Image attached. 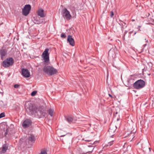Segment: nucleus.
<instances>
[{
    "label": "nucleus",
    "mask_w": 154,
    "mask_h": 154,
    "mask_svg": "<svg viewBox=\"0 0 154 154\" xmlns=\"http://www.w3.org/2000/svg\"><path fill=\"white\" fill-rule=\"evenodd\" d=\"M136 32H135L134 33V35H135V34H136Z\"/></svg>",
    "instance_id": "nucleus-34"
},
{
    "label": "nucleus",
    "mask_w": 154,
    "mask_h": 154,
    "mask_svg": "<svg viewBox=\"0 0 154 154\" xmlns=\"http://www.w3.org/2000/svg\"><path fill=\"white\" fill-rule=\"evenodd\" d=\"M109 96H110V97H112L111 95L110 94H109Z\"/></svg>",
    "instance_id": "nucleus-33"
},
{
    "label": "nucleus",
    "mask_w": 154,
    "mask_h": 154,
    "mask_svg": "<svg viewBox=\"0 0 154 154\" xmlns=\"http://www.w3.org/2000/svg\"><path fill=\"white\" fill-rule=\"evenodd\" d=\"M153 22H154V20H153Z\"/></svg>",
    "instance_id": "nucleus-38"
},
{
    "label": "nucleus",
    "mask_w": 154,
    "mask_h": 154,
    "mask_svg": "<svg viewBox=\"0 0 154 154\" xmlns=\"http://www.w3.org/2000/svg\"><path fill=\"white\" fill-rule=\"evenodd\" d=\"M8 131V129H7L6 130V132L5 133V136H6L7 134Z\"/></svg>",
    "instance_id": "nucleus-26"
},
{
    "label": "nucleus",
    "mask_w": 154,
    "mask_h": 154,
    "mask_svg": "<svg viewBox=\"0 0 154 154\" xmlns=\"http://www.w3.org/2000/svg\"><path fill=\"white\" fill-rule=\"evenodd\" d=\"M127 32V31H125V32L124 33H125H125H126ZM125 34L124 35H125Z\"/></svg>",
    "instance_id": "nucleus-28"
},
{
    "label": "nucleus",
    "mask_w": 154,
    "mask_h": 154,
    "mask_svg": "<svg viewBox=\"0 0 154 154\" xmlns=\"http://www.w3.org/2000/svg\"><path fill=\"white\" fill-rule=\"evenodd\" d=\"M123 24H125V23L123 22Z\"/></svg>",
    "instance_id": "nucleus-35"
},
{
    "label": "nucleus",
    "mask_w": 154,
    "mask_h": 154,
    "mask_svg": "<svg viewBox=\"0 0 154 154\" xmlns=\"http://www.w3.org/2000/svg\"><path fill=\"white\" fill-rule=\"evenodd\" d=\"M61 36L63 38H65L66 37V36L64 33H62L61 35Z\"/></svg>",
    "instance_id": "nucleus-21"
},
{
    "label": "nucleus",
    "mask_w": 154,
    "mask_h": 154,
    "mask_svg": "<svg viewBox=\"0 0 154 154\" xmlns=\"http://www.w3.org/2000/svg\"><path fill=\"white\" fill-rule=\"evenodd\" d=\"M117 128V126L116 125H111L110 126L109 129V130L108 131L109 134L112 135L109 140V141H110L108 143V144H109V145L110 146H111L112 144L111 143L115 141V139L113 138V136L114 134H113L115 132Z\"/></svg>",
    "instance_id": "nucleus-2"
},
{
    "label": "nucleus",
    "mask_w": 154,
    "mask_h": 154,
    "mask_svg": "<svg viewBox=\"0 0 154 154\" xmlns=\"http://www.w3.org/2000/svg\"><path fill=\"white\" fill-rule=\"evenodd\" d=\"M67 41L71 46H74V45L75 41L71 35H69L68 36Z\"/></svg>",
    "instance_id": "nucleus-11"
},
{
    "label": "nucleus",
    "mask_w": 154,
    "mask_h": 154,
    "mask_svg": "<svg viewBox=\"0 0 154 154\" xmlns=\"http://www.w3.org/2000/svg\"><path fill=\"white\" fill-rule=\"evenodd\" d=\"M43 72L49 75H52L56 74L57 70L54 68L52 66H46L43 69Z\"/></svg>",
    "instance_id": "nucleus-1"
},
{
    "label": "nucleus",
    "mask_w": 154,
    "mask_h": 154,
    "mask_svg": "<svg viewBox=\"0 0 154 154\" xmlns=\"http://www.w3.org/2000/svg\"><path fill=\"white\" fill-rule=\"evenodd\" d=\"M149 13H148V14H147V16H149Z\"/></svg>",
    "instance_id": "nucleus-30"
},
{
    "label": "nucleus",
    "mask_w": 154,
    "mask_h": 154,
    "mask_svg": "<svg viewBox=\"0 0 154 154\" xmlns=\"http://www.w3.org/2000/svg\"><path fill=\"white\" fill-rule=\"evenodd\" d=\"M48 51V48H46L42 55V57L44 60V63L46 64H48L49 61V53Z\"/></svg>",
    "instance_id": "nucleus-3"
},
{
    "label": "nucleus",
    "mask_w": 154,
    "mask_h": 154,
    "mask_svg": "<svg viewBox=\"0 0 154 154\" xmlns=\"http://www.w3.org/2000/svg\"><path fill=\"white\" fill-rule=\"evenodd\" d=\"M65 135H60V137H63V136H64Z\"/></svg>",
    "instance_id": "nucleus-29"
},
{
    "label": "nucleus",
    "mask_w": 154,
    "mask_h": 154,
    "mask_svg": "<svg viewBox=\"0 0 154 154\" xmlns=\"http://www.w3.org/2000/svg\"><path fill=\"white\" fill-rule=\"evenodd\" d=\"M32 124L31 121L29 119H26L25 120L22 124V126L24 128L29 127Z\"/></svg>",
    "instance_id": "nucleus-8"
},
{
    "label": "nucleus",
    "mask_w": 154,
    "mask_h": 154,
    "mask_svg": "<svg viewBox=\"0 0 154 154\" xmlns=\"http://www.w3.org/2000/svg\"><path fill=\"white\" fill-rule=\"evenodd\" d=\"M0 54L2 59H3V57L6 54V52L5 50L3 48H2L0 51Z\"/></svg>",
    "instance_id": "nucleus-13"
},
{
    "label": "nucleus",
    "mask_w": 154,
    "mask_h": 154,
    "mask_svg": "<svg viewBox=\"0 0 154 154\" xmlns=\"http://www.w3.org/2000/svg\"><path fill=\"white\" fill-rule=\"evenodd\" d=\"M63 17L66 20H70L72 18V16L70 14V12L66 8H64L62 10V12Z\"/></svg>",
    "instance_id": "nucleus-6"
},
{
    "label": "nucleus",
    "mask_w": 154,
    "mask_h": 154,
    "mask_svg": "<svg viewBox=\"0 0 154 154\" xmlns=\"http://www.w3.org/2000/svg\"><path fill=\"white\" fill-rule=\"evenodd\" d=\"M85 141H86L87 142H89V141H90V140H85Z\"/></svg>",
    "instance_id": "nucleus-27"
},
{
    "label": "nucleus",
    "mask_w": 154,
    "mask_h": 154,
    "mask_svg": "<svg viewBox=\"0 0 154 154\" xmlns=\"http://www.w3.org/2000/svg\"><path fill=\"white\" fill-rule=\"evenodd\" d=\"M39 18H36V20H35L34 22L35 24H39L43 22V20L42 19H39Z\"/></svg>",
    "instance_id": "nucleus-14"
},
{
    "label": "nucleus",
    "mask_w": 154,
    "mask_h": 154,
    "mask_svg": "<svg viewBox=\"0 0 154 154\" xmlns=\"http://www.w3.org/2000/svg\"><path fill=\"white\" fill-rule=\"evenodd\" d=\"M37 91H34L32 92L31 94V95L32 96H34L35 95Z\"/></svg>",
    "instance_id": "nucleus-22"
},
{
    "label": "nucleus",
    "mask_w": 154,
    "mask_h": 154,
    "mask_svg": "<svg viewBox=\"0 0 154 154\" xmlns=\"http://www.w3.org/2000/svg\"><path fill=\"white\" fill-rule=\"evenodd\" d=\"M37 13L38 15L40 16L41 17H45L44 10L42 8L39 9L38 10L37 12Z\"/></svg>",
    "instance_id": "nucleus-12"
},
{
    "label": "nucleus",
    "mask_w": 154,
    "mask_h": 154,
    "mask_svg": "<svg viewBox=\"0 0 154 154\" xmlns=\"http://www.w3.org/2000/svg\"><path fill=\"white\" fill-rule=\"evenodd\" d=\"M36 106H29L27 109L26 111L29 112L30 114H34L36 112Z\"/></svg>",
    "instance_id": "nucleus-10"
},
{
    "label": "nucleus",
    "mask_w": 154,
    "mask_h": 154,
    "mask_svg": "<svg viewBox=\"0 0 154 154\" xmlns=\"http://www.w3.org/2000/svg\"><path fill=\"white\" fill-rule=\"evenodd\" d=\"M146 42H148V40H146Z\"/></svg>",
    "instance_id": "nucleus-39"
},
{
    "label": "nucleus",
    "mask_w": 154,
    "mask_h": 154,
    "mask_svg": "<svg viewBox=\"0 0 154 154\" xmlns=\"http://www.w3.org/2000/svg\"><path fill=\"white\" fill-rule=\"evenodd\" d=\"M28 139V140L32 142H34L35 140L34 136L32 134L29 135Z\"/></svg>",
    "instance_id": "nucleus-15"
},
{
    "label": "nucleus",
    "mask_w": 154,
    "mask_h": 154,
    "mask_svg": "<svg viewBox=\"0 0 154 154\" xmlns=\"http://www.w3.org/2000/svg\"><path fill=\"white\" fill-rule=\"evenodd\" d=\"M31 7L29 5H26L23 9V14L25 16H27L29 14L31 10Z\"/></svg>",
    "instance_id": "nucleus-7"
},
{
    "label": "nucleus",
    "mask_w": 154,
    "mask_h": 154,
    "mask_svg": "<svg viewBox=\"0 0 154 154\" xmlns=\"http://www.w3.org/2000/svg\"><path fill=\"white\" fill-rule=\"evenodd\" d=\"M113 52V50L110 49L109 51L108 54L109 55H111V54Z\"/></svg>",
    "instance_id": "nucleus-23"
},
{
    "label": "nucleus",
    "mask_w": 154,
    "mask_h": 154,
    "mask_svg": "<svg viewBox=\"0 0 154 154\" xmlns=\"http://www.w3.org/2000/svg\"><path fill=\"white\" fill-rule=\"evenodd\" d=\"M122 25L124 26V25L122 23Z\"/></svg>",
    "instance_id": "nucleus-37"
},
{
    "label": "nucleus",
    "mask_w": 154,
    "mask_h": 154,
    "mask_svg": "<svg viewBox=\"0 0 154 154\" xmlns=\"http://www.w3.org/2000/svg\"><path fill=\"white\" fill-rule=\"evenodd\" d=\"M5 114L4 112H3L0 114V119L5 117Z\"/></svg>",
    "instance_id": "nucleus-19"
},
{
    "label": "nucleus",
    "mask_w": 154,
    "mask_h": 154,
    "mask_svg": "<svg viewBox=\"0 0 154 154\" xmlns=\"http://www.w3.org/2000/svg\"><path fill=\"white\" fill-rule=\"evenodd\" d=\"M146 44H145L143 45L144 46V47H145V46H146Z\"/></svg>",
    "instance_id": "nucleus-32"
},
{
    "label": "nucleus",
    "mask_w": 154,
    "mask_h": 154,
    "mask_svg": "<svg viewBox=\"0 0 154 154\" xmlns=\"http://www.w3.org/2000/svg\"><path fill=\"white\" fill-rule=\"evenodd\" d=\"M119 118H118V119H117V121H119Z\"/></svg>",
    "instance_id": "nucleus-31"
},
{
    "label": "nucleus",
    "mask_w": 154,
    "mask_h": 154,
    "mask_svg": "<svg viewBox=\"0 0 154 154\" xmlns=\"http://www.w3.org/2000/svg\"><path fill=\"white\" fill-rule=\"evenodd\" d=\"M8 147L6 146L5 145H4L2 147V152L3 153L5 152L6 151Z\"/></svg>",
    "instance_id": "nucleus-17"
},
{
    "label": "nucleus",
    "mask_w": 154,
    "mask_h": 154,
    "mask_svg": "<svg viewBox=\"0 0 154 154\" xmlns=\"http://www.w3.org/2000/svg\"><path fill=\"white\" fill-rule=\"evenodd\" d=\"M54 111V109H49L48 110V113L51 116H53Z\"/></svg>",
    "instance_id": "nucleus-18"
},
{
    "label": "nucleus",
    "mask_w": 154,
    "mask_h": 154,
    "mask_svg": "<svg viewBox=\"0 0 154 154\" xmlns=\"http://www.w3.org/2000/svg\"><path fill=\"white\" fill-rule=\"evenodd\" d=\"M21 74L25 78H28L30 76V72L29 71L26 69H22L21 70Z\"/></svg>",
    "instance_id": "nucleus-9"
},
{
    "label": "nucleus",
    "mask_w": 154,
    "mask_h": 154,
    "mask_svg": "<svg viewBox=\"0 0 154 154\" xmlns=\"http://www.w3.org/2000/svg\"><path fill=\"white\" fill-rule=\"evenodd\" d=\"M145 84V82L143 80L140 79L134 83L133 86L135 89H139L144 87Z\"/></svg>",
    "instance_id": "nucleus-4"
},
{
    "label": "nucleus",
    "mask_w": 154,
    "mask_h": 154,
    "mask_svg": "<svg viewBox=\"0 0 154 154\" xmlns=\"http://www.w3.org/2000/svg\"><path fill=\"white\" fill-rule=\"evenodd\" d=\"M19 86V85L18 84H15L14 85V87L15 88H18Z\"/></svg>",
    "instance_id": "nucleus-24"
},
{
    "label": "nucleus",
    "mask_w": 154,
    "mask_h": 154,
    "mask_svg": "<svg viewBox=\"0 0 154 154\" xmlns=\"http://www.w3.org/2000/svg\"><path fill=\"white\" fill-rule=\"evenodd\" d=\"M145 40H146V38H145Z\"/></svg>",
    "instance_id": "nucleus-40"
},
{
    "label": "nucleus",
    "mask_w": 154,
    "mask_h": 154,
    "mask_svg": "<svg viewBox=\"0 0 154 154\" xmlns=\"http://www.w3.org/2000/svg\"><path fill=\"white\" fill-rule=\"evenodd\" d=\"M14 63V60L11 57L8 58L4 60L2 63V66L5 68H7L12 66Z\"/></svg>",
    "instance_id": "nucleus-5"
},
{
    "label": "nucleus",
    "mask_w": 154,
    "mask_h": 154,
    "mask_svg": "<svg viewBox=\"0 0 154 154\" xmlns=\"http://www.w3.org/2000/svg\"><path fill=\"white\" fill-rule=\"evenodd\" d=\"M153 11L154 12V11Z\"/></svg>",
    "instance_id": "nucleus-41"
},
{
    "label": "nucleus",
    "mask_w": 154,
    "mask_h": 154,
    "mask_svg": "<svg viewBox=\"0 0 154 154\" xmlns=\"http://www.w3.org/2000/svg\"><path fill=\"white\" fill-rule=\"evenodd\" d=\"M149 149L150 151V148H149Z\"/></svg>",
    "instance_id": "nucleus-36"
},
{
    "label": "nucleus",
    "mask_w": 154,
    "mask_h": 154,
    "mask_svg": "<svg viewBox=\"0 0 154 154\" xmlns=\"http://www.w3.org/2000/svg\"><path fill=\"white\" fill-rule=\"evenodd\" d=\"M114 15V13L113 11H111L110 12V17H112L113 15Z\"/></svg>",
    "instance_id": "nucleus-25"
},
{
    "label": "nucleus",
    "mask_w": 154,
    "mask_h": 154,
    "mask_svg": "<svg viewBox=\"0 0 154 154\" xmlns=\"http://www.w3.org/2000/svg\"><path fill=\"white\" fill-rule=\"evenodd\" d=\"M39 154H47V152L44 150H42Z\"/></svg>",
    "instance_id": "nucleus-20"
},
{
    "label": "nucleus",
    "mask_w": 154,
    "mask_h": 154,
    "mask_svg": "<svg viewBox=\"0 0 154 154\" xmlns=\"http://www.w3.org/2000/svg\"><path fill=\"white\" fill-rule=\"evenodd\" d=\"M67 121L69 123H71L73 121V119L72 116H69L67 117L66 118Z\"/></svg>",
    "instance_id": "nucleus-16"
}]
</instances>
